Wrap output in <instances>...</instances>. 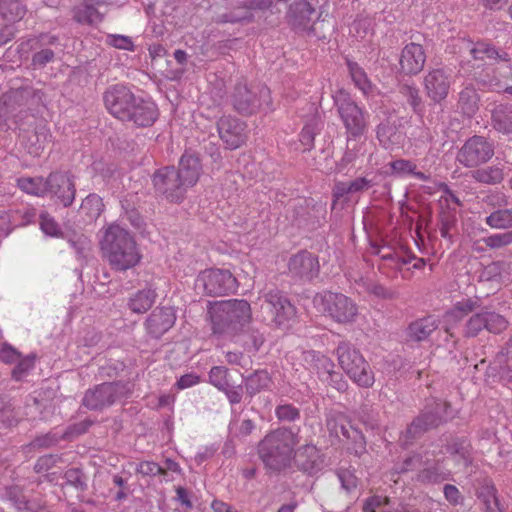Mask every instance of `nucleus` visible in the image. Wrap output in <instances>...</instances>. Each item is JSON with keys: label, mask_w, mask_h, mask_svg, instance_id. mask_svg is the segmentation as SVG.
<instances>
[{"label": "nucleus", "mask_w": 512, "mask_h": 512, "mask_svg": "<svg viewBox=\"0 0 512 512\" xmlns=\"http://www.w3.org/2000/svg\"><path fill=\"white\" fill-rule=\"evenodd\" d=\"M47 192L56 197L65 207L72 204L75 198L73 176L67 173H51L47 178Z\"/></svg>", "instance_id": "a211bd4d"}, {"label": "nucleus", "mask_w": 512, "mask_h": 512, "mask_svg": "<svg viewBox=\"0 0 512 512\" xmlns=\"http://www.w3.org/2000/svg\"><path fill=\"white\" fill-rule=\"evenodd\" d=\"M477 497L485 506L486 512H504L497 497V489L491 482H485L477 491Z\"/></svg>", "instance_id": "c756f323"}, {"label": "nucleus", "mask_w": 512, "mask_h": 512, "mask_svg": "<svg viewBox=\"0 0 512 512\" xmlns=\"http://www.w3.org/2000/svg\"><path fill=\"white\" fill-rule=\"evenodd\" d=\"M426 55L420 44H407L401 53L400 66L405 74L414 75L419 73L425 64Z\"/></svg>", "instance_id": "412c9836"}, {"label": "nucleus", "mask_w": 512, "mask_h": 512, "mask_svg": "<svg viewBox=\"0 0 512 512\" xmlns=\"http://www.w3.org/2000/svg\"><path fill=\"white\" fill-rule=\"evenodd\" d=\"M359 420L366 428L375 430L380 426L378 412L368 405H363L359 411Z\"/></svg>", "instance_id": "09e8293b"}, {"label": "nucleus", "mask_w": 512, "mask_h": 512, "mask_svg": "<svg viewBox=\"0 0 512 512\" xmlns=\"http://www.w3.org/2000/svg\"><path fill=\"white\" fill-rule=\"evenodd\" d=\"M305 361L316 371L320 380L324 379V376L335 368L334 362L329 357L314 350L305 353Z\"/></svg>", "instance_id": "2f4dec72"}, {"label": "nucleus", "mask_w": 512, "mask_h": 512, "mask_svg": "<svg viewBox=\"0 0 512 512\" xmlns=\"http://www.w3.org/2000/svg\"><path fill=\"white\" fill-rule=\"evenodd\" d=\"M294 463L296 468L308 476H315L325 467V456L313 444H305L294 449Z\"/></svg>", "instance_id": "4468645a"}, {"label": "nucleus", "mask_w": 512, "mask_h": 512, "mask_svg": "<svg viewBox=\"0 0 512 512\" xmlns=\"http://www.w3.org/2000/svg\"><path fill=\"white\" fill-rule=\"evenodd\" d=\"M486 223L496 229L512 227V208L500 209L486 217Z\"/></svg>", "instance_id": "37998d69"}, {"label": "nucleus", "mask_w": 512, "mask_h": 512, "mask_svg": "<svg viewBox=\"0 0 512 512\" xmlns=\"http://www.w3.org/2000/svg\"><path fill=\"white\" fill-rule=\"evenodd\" d=\"M136 471L144 476L165 475V469L153 461L140 462Z\"/></svg>", "instance_id": "680f3d73"}, {"label": "nucleus", "mask_w": 512, "mask_h": 512, "mask_svg": "<svg viewBox=\"0 0 512 512\" xmlns=\"http://www.w3.org/2000/svg\"><path fill=\"white\" fill-rule=\"evenodd\" d=\"M275 415L281 422H294L300 419V410L293 404H281L276 407Z\"/></svg>", "instance_id": "3c124183"}, {"label": "nucleus", "mask_w": 512, "mask_h": 512, "mask_svg": "<svg viewBox=\"0 0 512 512\" xmlns=\"http://www.w3.org/2000/svg\"><path fill=\"white\" fill-rule=\"evenodd\" d=\"M233 106L239 113L253 114L263 106H270V91L261 87L256 95L245 84H238L233 94Z\"/></svg>", "instance_id": "f8f14e48"}, {"label": "nucleus", "mask_w": 512, "mask_h": 512, "mask_svg": "<svg viewBox=\"0 0 512 512\" xmlns=\"http://www.w3.org/2000/svg\"><path fill=\"white\" fill-rule=\"evenodd\" d=\"M493 127L503 133H512V105H499L492 113Z\"/></svg>", "instance_id": "7c9ffc66"}, {"label": "nucleus", "mask_w": 512, "mask_h": 512, "mask_svg": "<svg viewBox=\"0 0 512 512\" xmlns=\"http://www.w3.org/2000/svg\"><path fill=\"white\" fill-rule=\"evenodd\" d=\"M402 95L407 99L415 112H420L422 100L419 95V90L414 85L404 84L401 87Z\"/></svg>", "instance_id": "864d4df0"}, {"label": "nucleus", "mask_w": 512, "mask_h": 512, "mask_svg": "<svg viewBox=\"0 0 512 512\" xmlns=\"http://www.w3.org/2000/svg\"><path fill=\"white\" fill-rule=\"evenodd\" d=\"M60 460L58 455L48 454L38 458L35 464V470L37 472H46L54 467Z\"/></svg>", "instance_id": "338daca9"}, {"label": "nucleus", "mask_w": 512, "mask_h": 512, "mask_svg": "<svg viewBox=\"0 0 512 512\" xmlns=\"http://www.w3.org/2000/svg\"><path fill=\"white\" fill-rule=\"evenodd\" d=\"M443 494L445 499L453 506L460 505L464 501V496L455 485L445 484Z\"/></svg>", "instance_id": "0e129e2a"}, {"label": "nucleus", "mask_w": 512, "mask_h": 512, "mask_svg": "<svg viewBox=\"0 0 512 512\" xmlns=\"http://www.w3.org/2000/svg\"><path fill=\"white\" fill-rule=\"evenodd\" d=\"M35 356L28 355L26 357H20L15 363L16 366L12 369L11 377L15 381L22 380L29 371L34 367Z\"/></svg>", "instance_id": "de8ad7c7"}, {"label": "nucleus", "mask_w": 512, "mask_h": 512, "mask_svg": "<svg viewBox=\"0 0 512 512\" xmlns=\"http://www.w3.org/2000/svg\"><path fill=\"white\" fill-rule=\"evenodd\" d=\"M158 117V110L153 102L136 100L126 121H133L141 127L152 125Z\"/></svg>", "instance_id": "a878e982"}, {"label": "nucleus", "mask_w": 512, "mask_h": 512, "mask_svg": "<svg viewBox=\"0 0 512 512\" xmlns=\"http://www.w3.org/2000/svg\"><path fill=\"white\" fill-rule=\"evenodd\" d=\"M391 168L398 176H413L421 181L428 180V176L423 172L417 171V166L410 160L399 159L391 163Z\"/></svg>", "instance_id": "ea45409f"}, {"label": "nucleus", "mask_w": 512, "mask_h": 512, "mask_svg": "<svg viewBox=\"0 0 512 512\" xmlns=\"http://www.w3.org/2000/svg\"><path fill=\"white\" fill-rule=\"evenodd\" d=\"M326 427L330 435L338 438L342 436L344 438L353 425L345 414L334 413L327 417Z\"/></svg>", "instance_id": "72a5a7b5"}, {"label": "nucleus", "mask_w": 512, "mask_h": 512, "mask_svg": "<svg viewBox=\"0 0 512 512\" xmlns=\"http://www.w3.org/2000/svg\"><path fill=\"white\" fill-rule=\"evenodd\" d=\"M131 393L129 382H104L85 392L82 405L92 411H101L119 400L128 398Z\"/></svg>", "instance_id": "423d86ee"}, {"label": "nucleus", "mask_w": 512, "mask_h": 512, "mask_svg": "<svg viewBox=\"0 0 512 512\" xmlns=\"http://www.w3.org/2000/svg\"><path fill=\"white\" fill-rule=\"evenodd\" d=\"M478 95L471 85L465 86L459 94V106L467 116H472L478 109Z\"/></svg>", "instance_id": "e433bc0d"}, {"label": "nucleus", "mask_w": 512, "mask_h": 512, "mask_svg": "<svg viewBox=\"0 0 512 512\" xmlns=\"http://www.w3.org/2000/svg\"><path fill=\"white\" fill-rule=\"evenodd\" d=\"M313 303L317 310L323 313L325 317H330L334 320H351L359 314L357 305L349 297L341 293L326 291L317 294L314 297Z\"/></svg>", "instance_id": "6e6552de"}, {"label": "nucleus", "mask_w": 512, "mask_h": 512, "mask_svg": "<svg viewBox=\"0 0 512 512\" xmlns=\"http://www.w3.org/2000/svg\"><path fill=\"white\" fill-rule=\"evenodd\" d=\"M437 328L435 322H410L407 327V336L410 340L422 341L426 339L432 331Z\"/></svg>", "instance_id": "79ce46f5"}, {"label": "nucleus", "mask_w": 512, "mask_h": 512, "mask_svg": "<svg viewBox=\"0 0 512 512\" xmlns=\"http://www.w3.org/2000/svg\"><path fill=\"white\" fill-rule=\"evenodd\" d=\"M22 512H50L46 502L40 498L28 499Z\"/></svg>", "instance_id": "774afa93"}, {"label": "nucleus", "mask_w": 512, "mask_h": 512, "mask_svg": "<svg viewBox=\"0 0 512 512\" xmlns=\"http://www.w3.org/2000/svg\"><path fill=\"white\" fill-rule=\"evenodd\" d=\"M315 9L306 0H299L290 4L287 13L288 22L297 30H309L312 15Z\"/></svg>", "instance_id": "b1692460"}, {"label": "nucleus", "mask_w": 512, "mask_h": 512, "mask_svg": "<svg viewBox=\"0 0 512 512\" xmlns=\"http://www.w3.org/2000/svg\"><path fill=\"white\" fill-rule=\"evenodd\" d=\"M506 263L502 261L492 262L478 271V280L481 282H500L503 280V273Z\"/></svg>", "instance_id": "58836bf2"}, {"label": "nucleus", "mask_w": 512, "mask_h": 512, "mask_svg": "<svg viewBox=\"0 0 512 512\" xmlns=\"http://www.w3.org/2000/svg\"><path fill=\"white\" fill-rule=\"evenodd\" d=\"M100 5V0H82L75 8L74 18L79 23L93 24L100 22L102 19V13L99 10Z\"/></svg>", "instance_id": "bb28decb"}, {"label": "nucleus", "mask_w": 512, "mask_h": 512, "mask_svg": "<svg viewBox=\"0 0 512 512\" xmlns=\"http://www.w3.org/2000/svg\"><path fill=\"white\" fill-rule=\"evenodd\" d=\"M288 267L294 276L311 279L317 275L319 264L311 253L303 251L290 258Z\"/></svg>", "instance_id": "5701e85b"}, {"label": "nucleus", "mask_w": 512, "mask_h": 512, "mask_svg": "<svg viewBox=\"0 0 512 512\" xmlns=\"http://www.w3.org/2000/svg\"><path fill=\"white\" fill-rule=\"evenodd\" d=\"M100 247L104 258L117 271L135 267L142 258L134 237L117 223L104 229Z\"/></svg>", "instance_id": "f257e3e1"}, {"label": "nucleus", "mask_w": 512, "mask_h": 512, "mask_svg": "<svg viewBox=\"0 0 512 512\" xmlns=\"http://www.w3.org/2000/svg\"><path fill=\"white\" fill-rule=\"evenodd\" d=\"M155 298L156 292L154 289H143L130 299L129 308L136 314L145 313L152 307Z\"/></svg>", "instance_id": "473e14b6"}, {"label": "nucleus", "mask_w": 512, "mask_h": 512, "mask_svg": "<svg viewBox=\"0 0 512 512\" xmlns=\"http://www.w3.org/2000/svg\"><path fill=\"white\" fill-rule=\"evenodd\" d=\"M336 352L341 368L351 380L364 388H369L374 384V373L369 363L357 349L349 343L341 342Z\"/></svg>", "instance_id": "39448f33"}, {"label": "nucleus", "mask_w": 512, "mask_h": 512, "mask_svg": "<svg viewBox=\"0 0 512 512\" xmlns=\"http://www.w3.org/2000/svg\"><path fill=\"white\" fill-rule=\"evenodd\" d=\"M174 322H145L146 330L151 337L158 339L167 332Z\"/></svg>", "instance_id": "69168bd1"}, {"label": "nucleus", "mask_w": 512, "mask_h": 512, "mask_svg": "<svg viewBox=\"0 0 512 512\" xmlns=\"http://www.w3.org/2000/svg\"><path fill=\"white\" fill-rule=\"evenodd\" d=\"M321 381L326 382L338 392H344L348 387L347 381L344 379L343 375L335 371L334 368L332 371H329Z\"/></svg>", "instance_id": "13d9d810"}, {"label": "nucleus", "mask_w": 512, "mask_h": 512, "mask_svg": "<svg viewBox=\"0 0 512 512\" xmlns=\"http://www.w3.org/2000/svg\"><path fill=\"white\" fill-rule=\"evenodd\" d=\"M65 483L74 487L79 492L87 490V478L79 468H70L64 473Z\"/></svg>", "instance_id": "49530a36"}, {"label": "nucleus", "mask_w": 512, "mask_h": 512, "mask_svg": "<svg viewBox=\"0 0 512 512\" xmlns=\"http://www.w3.org/2000/svg\"><path fill=\"white\" fill-rule=\"evenodd\" d=\"M209 382L219 391L226 389L228 381V369L223 366H213L209 371Z\"/></svg>", "instance_id": "8fccbe9b"}, {"label": "nucleus", "mask_w": 512, "mask_h": 512, "mask_svg": "<svg viewBox=\"0 0 512 512\" xmlns=\"http://www.w3.org/2000/svg\"><path fill=\"white\" fill-rule=\"evenodd\" d=\"M18 187L26 194L33 196H44L47 193V180L41 177H23L17 180Z\"/></svg>", "instance_id": "4c0bfd02"}, {"label": "nucleus", "mask_w": 512, "mask_h": 512, "mask_svg": "<svg viewBox=\"0 0 512 512\" xmlns=\"http://www.w3.org/2000/svg\"><path fill=\"white\" fill-rule=\"evenodd\" d=\"M210 320H249L250 304L244 299H229L209 302L207 306Z\"/></svg>", "instance_id": "9b49d317"}, {"label": "nucleus", "mask_w": 512, "mask_h": 512, "mask_svg": "<svg viewBox=\"0 0 512 512\" xmlns=\"http://www.w3.org/2000/svg\"><path fill=\"white\" fill-rule=\"evenodd\" d=\"M316 135V125L313 123L307 124L303 127L299 140L304 146V150H310L313 147L314 138Z\"/></svg>", "instance_id": "e2e57ef3"}, {"label": "nucleus", "mask_w": 512, "mask_h": 512, "mask_svg": "<svg viewBox=\"0 0 512 512\" xmlns=\"http://www.w3.org/2000/svg\"><path fill=\"white\" fill-rule=\"evenodd\" d=\"M180 179L188 188L194 186L202 173V164L197 154L186 151L180 158L179 169L176 170Z\"/></svg>", "instance_id": "aec40b11"}, {"label": "nucleus", "mask_w": 512, "mask_h": 512, "mask_svg": "<svg viewBox=\"0 0 512 512\" xmlns=\"http://www.w3.org/2000/svg\"><path fill=\"white\" fill-rule=\"evenodd\" d=\"M61 440H65L63 434L49 431L46 434L37 435L29 444L32 449H48L56 446Z\"/></svg>", "instance_id": "c03bdc74"}, {"label": "nucleus", "mask_w": 512, "mask_h": 512, "mask_svg": "<svg viewBox=\"0 0 512 512\" xmlns=\"http://www.w3.org/2000/svg\"><path fill=\"white\" fill-rule=\"evenodd\" d=\"M447 316L454 320L466 317H470V320H473V317H476V320H503L504 318L499 315L495 318L494 312L482 307L478 299L471 298H463L455 302L448 310Z\"/></svg>", "instance_id": "dca6fc26"}, {"label": "nucleus", "mask_w": 512, "mask_h": 512, "mask_svg": "<svg viewBox=\"0 0 512 512\" xmlns=\"http://www.w3.org/2000/svg\"><path fill=\"white\" fill-rule=\"evenodd\" d=\"M337 476L341 483V487L347 492L350 493L357 488L358 479L354 475L352 471L349 469L340 468L337 470Z\"/></svg>", "instance_id": "5fc2aeb1"}, {"label": "nucleus", "mask_w": 512, "mask_h": 512, "mask_svg": "<svg viewBox=\"0 0 512 512\" xmlns=\"http://www.w3.org/2000/svg\"><path fill=\"white\" fill-rule=\"evenodd\" d=\"M349 72L355 85L365 94L371 91V83L368 80L364 70L357 63H348Z\"/></svg>", "instance_id": "a18cd8bd"}, {"label": "nucleus", "mask_w": 512, "mask_h": 512, "mask_svg": "<svg viewBox=\"0 0 512 512\" xmlns=\"http://www.w3.org/2000/svg\"><path fill=\"white\" fill-rule=\"evenodd\" d=\"M451 84V74L443 68L430 70L423 80L426 95L434 103H440L447 97Z\"/></svg>", "instance_id": "f3484780"}, {"label": "nucleus", "mask_w": 512, "mask_h": 512, "mask_svg": "<svg viewBox=\"0 0 512 512\" xmlns=\"http://www.w3.org/2000/svg\"><path fill=\"white\" fill-rule=\"evenodd\" d=\"M298 432L281 427L269 432L258 444V455L270 473L278 474L290 467Z\"/></svg>", "instance_id": "f03ea898"}, {"label": "nucleus", "mask_w": 512, "mask_h": 512, "mask_svg": "<svg viewBox=\"0 0 512 512\" xmlns=\"http://www.w3.org/2000/svg\"><path fill=\"white\" fill-rule=\"evenodd\" d=\"M451 477V471L443 465L442 461H436L433 465L425 467L418 474V480L423 484H439Z\"/></svg>", "instance_id": "cd10ccee"}, {"label": "nucleus", "mask_w": 512, "mask_h": 512, "mask_svg": "<svg viewBox=\"0 0 512 512\" xmlns=\"http://www.w3.org/2000/svg\"><path fill=\"white\" fill-rule=\"evenodd\" d=\"M179 176L174 167L166 166L158 169L152 178L156 192L169 202H181L185 197L187 187Z\"/></svg>", "instance_id": "1a4fd4ad"}, {"label": "nucleus", "mask_w": 512, "mask_h": 512, "mask_svg": "<svg viewBox=\"0 0 512 512\" xmlns=\"http://www.w3.org/2000/svg\"><path fill=\"white\" fill-rule=\"evenodd\" d=\"M103 208L102 198L96 194H90L83 200L80 213L86 216L88 222H92L101 215Z\"/></svg>", "instance_id": "c9c22d12"}, {"label": "nucleus", "mask_w": 512, "mask_h": 512, "mask_svg": "<svg viewBox=\"0 0 512 512\" xmlns=\"http://www.w3.org/2000/svg\"><path fill=\"white\" fill-rule=\"evenodd\" d=\"M266 308L275 320H291L296 316L295 307L278 290H271L263 295Z\"/></svg>", "instance_id": "6ab92c4d"}, {"label": "nucleus", "mask_w": 512, "mask_h": 512, "mask_svg": "<svg viewBox=\"0 0 512 512\" xmlns=\"http://www.w3.org/2000/svg\"><path fill=\"white\" fill-rule=\"evenodd\" d=\"M40 229L44 234L51 237H58L61 234L58 223L46 212L40 214Z\"/></svg>", "instance_id": "603ef678"}, {"label": "nucleus", "mask_w": 512, "mask_h": 512, "mask_svg": "<svg viewBox=\"0 0 512 512\" xmlns=\"http://www.w3.org/2000/svg\"><path fill=\"white\" fill-rule=\"evenodd\" d=\"M272 384L271 377L266 370H256L244 378L247 395L252 398L264 390H269Z\"/></svg>", "instance_id": "c85d7f7f"}, {"label": "nucleus", "mask_w": 512, "mask_h": 512, "mask_svg": "<svg viewBox=\"0 0 512 512\" xmlns=\"http://www.w3.org/2000/svg\"><path fill=\"white\" fill-rule=\"evenodd\" d=\"M452 455L457 457V461L464 467H468L472 463V459L469 454L468 448L464 445V442H454L449 448Z\"/></svg>", "instance_id": "6e6d98bb"}, {"label": "nucleus", "mask_w": 512, "mask_h": 512, "mask_svg": "<svg viewBox=\"0 0 512 512\" xmlns=\"http://www.w3.org/2000/svg\"><path fill=\"white\" fill-rule=\"evenodd\" d=\"M213 323V332H217L218 326L223 322H212ZM227 324V329L229 330H237L238 326L240 327L243 333L235 335V342L240 343L246 350L253 349L254 351H258L260 347L264 343V337L258 331L250 330L249 327L244 329V322H225Z\"/></svg>", "instance_id": "4be33fe9"}, {"label": "nucleus", "mask_w": 512, "mask_h": 512, "mask_svg": "<svg viewBox=\"0 0 512 512\" xmlns=\"http://www.w3.org/2000/svg\"><path fill=\"white\" fill-rule=\"evenodd\" d=\"M334 104L348 135V143L351 138L362 136L368 126V112L342 90L334 95Z\"/></svg>", "instance_id": "20e7f679"}, {"label": "nucleus", "mask_w": 512, "mask_h": 512, "mask_svg": "<svg viewBox=\"0 0 512 512\" xmlns=\"http://www.w3.org/2000/svg\"><path fill=\"white\" fill-rule=\"evenodd\" d=\"M21 357V353L8 343L0 344V361L13 364Z\"/></svg>", "instance_id": "052dcab7"}, {"label": "nucleus", "mask_w": 512, "mask_h": 512, "mask_svg": "<svg viewBox=\"0 0 512 512\" xmlns=\"http://www.w3.org/2000/svg\"><path fill=\"white\" fill-rule=\"evenodd\" d=\"M344 439L350 442L348 450L351 454L360 457L366 452V440L358 428L353 426Z\"/></svg>", "instance_id": "a19ab883"}, {"label": "nucleus", "mask_w": 512, "mask_h": 512, "mask_svg": "<svg viewBox=\"0 0 512 512\" xmlns=\"http://www.w3.org/2000/svg\"><path fill=\"white\" fill-rule=\"evenodd\" d=\"M452 418L450 403L440 399H430L418 416H416L406 429V438L414 440L420 438L431 429Z\"/></svg>", "instance_id": "7ed1b4c3"}, {"label": "nucleus", "mask_w": 512, "mask_h": 512, "mask_svg": "<svg viewBox=\"0 0 512 512\" xmlns=\"http://www.w3.org/2000/svg\"><path fill=\"white\" fill-rule=\"evenodd\" d=\"M494 155V146L482 136L469 138L457 153V161L465 167L473 168L488 162Z\"/></svg>", "instance_id": "9d476101"}, {"label": "nucleus", "mask_w": 512, "mask_h": 512, "mask_svg": "<svg viewBox=\"0 0 512 512\" xmlns=\"http://www.w3.org/2000/svg\"><path fill=\"white\" fill-rule=\"evenodd\" d=\"M135 101L133 93L124 85L112 86L104 93L106 108L114 117L122 121L130 117Z\"/></svg>", "instance_id": "ddd939ff"}, {"label": "nucleus", "mask_w": 512, "mask_h": 512, "mask_svg": "<svg viewBox=\"0 0 512 512\" xmlns=\"http://www.w3.org/2000/svg\"><path fill=\"white\" fill-rule=\"evenodd\" d=\"M459 52L462 55H465L468 53L471 55L474 59H497L500 58L501 60L508 61L506 58L507 54L503 53L500 55L498 51L495 50L494 47H491L488 43L485 42H477L473 43L472 41L468 39H460L459 41Z\"/></svg>", "instance_id": "393cba45"}, {"label": "nucleus", "mask_w": 512, "mask_h": 512, "mask_svg": "<svg viewBox=\"0 0 512 512\" xmlns=\"http://www.w3.org/2000/svg\"><path fill=\"white\" fill-rule=\"evenodd\" d=\"M194 287L198 293L203 295L225 296L236 290L237 280L229 270L210 268L197 275Z\"/></svg>", "instance_id": "0eeeda50"}, {"label": "nucleus", "mask_w": 512, "mask_h": 512, "mask_svg": "<svg viewBox=\"0 0 512 512\" xmlns=\"http://www.w3.org/2000/svg\"><path fill=\"white\" fill-rule=\"evenodd\" d=\"M472 177L480 183L495 185L503 181L504 171L500 166H488L473 171Z\"/></svg>", "instance_id": "f704fd0d"}, {"label": "nucleus", "mask_w": 512, "mask_h": 512, "mask_svg": "<svg viewBox=\"0 0 512 512\" xmlns=\"http://www.w3.org/2000/svg\"><path fill=\"white\" fill-rule=\"evenodd\" d=\"M484 242L490 248H501L512 243V232L493 234L486 237Z\"/></svg>", "instance_id": "bf43d9fd"}, {"label": "nucleus", "mask_w": 512, "mask_h": 512, "mask_svg": "<svg viewBox=\"0 0 512 512\" xmlns=\"http://www.w3.org/2000/svg\"><path fill=\"white\" fill-rule=\"evenodd\" d=\"M220 139L227 149H237L247 139L246 125L232 116H222L217 122Z\"/></svg>", "instance_id": "2eb2a0df"}, {"label": "nucleus", "mask_w": 512, "mask_h": 512, "mask_svg": "<svg viewBox=\"0 0 512 512\" xmlns=\"http://www.w3.org/2000/svg\"><path fill=\"white\" fill-rule=\"evenodd\" d=\"M93 424L94 421L87 418L83 421L68 426L63 433L64 439L67 440L85 434Z\"/></svg>", "instance_id": "4d7b16f0"}]
</instances>
